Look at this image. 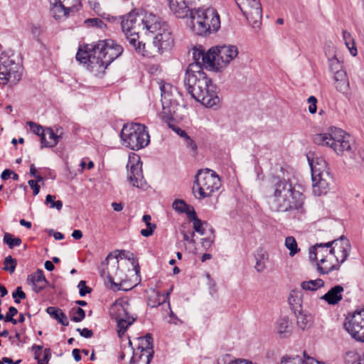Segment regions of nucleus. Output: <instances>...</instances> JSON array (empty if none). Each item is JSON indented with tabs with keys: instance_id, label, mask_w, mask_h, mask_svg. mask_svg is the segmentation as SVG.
Wrapping results in <instances>:
<instances>
[{
	"instance_id": "1",
	"label": "nucleus",
	"mask_w": 364,
	"mask_h": 364,
	"mask_svg": "<svg viewBox=\"0 0 364 364\" xmlns=\"http://www.w3.org/2000/svg\"><path fill=\"white\" fill-rule=\"evenodd\" d=\"M351 247L343 235L331 242L316 243L309 250V259L316 261L317 270L321 274L339 269L348 258Z\"/></svg>"
},
{
	"instance_id": "2",
	"label": "nucleus",
	"mask_w": 364,
	"mask_h": 364,
	"mask_svg": "<svg viewBox=\"0 0 364 364\" xmlns=\"http://www.w3.org/2000/svg\"><path fill=\"white\" fill-rule=\"evenodd\" d=\"M184 85L191 97L206 107L219 105L220 98L217 95L216 87L198 63L189 64L184 77Z\"/></svg>"
},
{
	"instance_id": "3",
	"label": "nucleus",
	"mask_w": 364,
	"mask_h": 364,
	"mask_svg": "<svg viewBox=\"0 0 364 364\" xmlns=\"http://www.w3.org/2000/svg\"><path fill=\"white\" fill-rule=\"evenodd\" d=\"M159 18L152 14L140 12H131L128 14L122 21V30L126 36L129 43L139 52L142 51L143 55L149 56L146 50V44H141L139 42V33L141 30L154 33L156 32L159 26L158 23Z\"/></svg>"
},
{
	"instance_id": "4",
	"label": "nucleus",
	"mask_w": 364,
	"mask_h": 364,
	"mask_svg": "<svg viewBox=\"0 0 364 364\" xmlns=\"http://www.w3.org/2000/svg\"><path fill=\"white\" fill-rule=\"evenodd\" d=\"M314 141L321 146H327L334 150L338 155H346L359 162L355 151V143L351 136L345 131L335 128L331 134H318L314 136Z\"/></svg>"
},
{
	"instance_id": "5",
	"label": "nucleus",
	"mask_w": 364,
	"mask_h": 364,
	"mask_svg": "<svg viewBox=\"0 0 364 364\" xmlns=\"http://www.w3.org/2000/svg\"><path fill=\"white\" fill-rule=\"evenodd\" d=\"M191 27L197 35H205L217 31L220 27V16L212 8H199L190 15Z\"/></svg>"
},
{
	"instance_id": "6",
	"label": "nucleus",
	"mask_w": 364,
	"mask_h": 364,
	"mask_svg": "<svg viewBox=\"0 0 364 364\" xmlns=\"http://www.w3.org/2000/svg\"><path fill=\"white\" fill-rule=\"evenodd\" d=\"M292 186L289 180L272 178L271 184L267 188L269 205L272 211H284L291 207V203L287 200V197L289 196Z\"/></svg>"
},
{
	"instance_id": "7",
	"label": "nucleus",
	"mask_w": 364,
	"mask_h": 364,
	"mask_svg": "<svg viewBox=\"0 0 364 364\" xmlns=\"http://www.w3.org/2000/svg\"><path fill=\"white\" fill-rule=\"evenodd\" d=\"M220 186V178L214 171L200 169L195 176L193 192L196 198L203 199L210 197Z\"/></svg>"
},
{
	"instance_id": "8",
	"label": "nucleus",
	"mask_w": 364,
	"mask_h": 364,
	"mask_svg": "<svg viewBox=\"0 0 364 364\" xmlns=\"http://www.w3.org/2000/svg\"><path fill=\"white\" fill-rule=\"evenodd\" d=\"M122 144L132 150H139L150 141L146 127L139 123L126 124L120 133Z\"/></svg>"
},
{
	"instance_id": "9",
	"label": "nucleus",
	"mask_w": 364,
	"mask_h": 364,
	"mask_svg": "<svg viewBox=\"0 0 364 364\" xmlns=\"http://www.w3.org/2000/svg\"><path fill=\"white\" fill-rule=\"evenodd\" d=\"M22 67L18 55L2 53L0 56V84H16L21 79Z\"/></svg>"
},
{
	"instance_id": "10",
	"label": "nucleus",
	"mask_w": 364,
	"mask_h": 364,
	"mask_svg": "<svg viewBox=\"0 0 364 364\" xmlns=\"http://www.w3.org/2000/svg\"><path fill=\"white\" fill-rule=\"evenodd\" d=\"M129 307L127 301L120 299L116 301L110 308V315L117 323V333L120 338L136 320V317L129 314Z\"/></svg>"
},
{
	"instance_id": "11",
	"label": "nucleus",
	"mask_w": 364,
	"mask_h": 364,
	"mask_svg": "<svg viewBox=\"0 0 364 364\" xmlns=\"http://www.w3.org/2000/svg\"><path fill=\"white\" fill-rule=\"evenodd\" d=\"M85 50L79 48L76 59L81 63L87 65L91 72L100 73L107 68L101 53H97V44L85 46Z\"/></svg>"
},
{
	"instance_id": "12",
	"label": "nucleus",
	"mask_w": 364,
	"mask_h": 364,
	"mask_svg": "<svg viewBox=\"0 0 364 364\" xmlns=\"http://www.w3.org/2000/svg\"><path fill=\"white\" fill-rule=\"evenodd\" d=\"M137 347L133 350L132 364H149L153 357V338L150 334L139 337Z\"/></svg>"
},
{
	"instance_id": "13",
	"label": "nucleus",
	"mask_w": 364,
	"mask_h": 364,
	"mask_svg": "<svg viewBox=\"0 0 364 364\" xmlns=\"http://www.w3.org/2000/svg\"><path fill=\"white\" fill-rule=\"evenodd\" d=\"M238 7L255 28H258L262 17L259 0H235Z\"/></svg>"
},
{
	"instance_id": "14",
	"label": "nucleus",
	"mask_w": 364,
	"mask_h": 364,
	"mask_svg": "<svg viewBox=\"0 0 364 364\" xmlns=\"http://www.w3.org/2000/svg\"><path fill=\"white\" fill-rule=\"evenodd\" d=\"M344 327L353 338L364 342V310L356 311L346 317Z\"/></svg>"
},
{
	"instance_id": "15",
	"label": "nucleus",
	"mask_w": 364,
	"mask_h": 364,
	"mask_svg": "<svg viewBox=\"0 0 364 364\" xmlns=\"http://www.w3.org/2000/svg\"><path fill=\"white\" fill-rule=\"evenodd\" d=\"M127 180L135 187H141L144 183L142 162L138 154L132 153L129 155L127 164Z\"/></svg>"
},
{
	"instance_id": "16",
	"label": "nucleus",
	"mask_w": 364,
	"mask_h": 364,
	"mask_svg": "<svg viewBox=\"0 0 364 364\" xmlns=\"http://www.w3.org/2000/svg\"><path fill=\"white\" fill-rule=\"evenodd\" d=\"M176 92V89L172 85L161 81V103L163 114H176L178 107L173 97Z\"/></svg>"
},
{
	"instance_id": "17",
	"label": "nucleus",
	"mask_w": 364,
	"mask_h": 364,
	"mask_svg": "<svg viewBox=\"0 0 364 364\" xmlns=\"http://www.w3.org/2000/svg\"><path fill=\"white\" fill-rule=\"evenodd\" d=\"M97 53H101L105 65H110L123 53V48L113 40L100 41L97 43Z\"/></svg>"
},
{
	"instance_id": "18",
	"label": "nucleus",
	"mask_w": 364,
	"mask_h": 364,
	"mask_svg": "<svg viewBox=\"0 0 364 364\" xmlns=\"http://www.w3.org/2000/svg\"><path fill=\"white\" fill-rule=\"evenodd\" d=\"M322 164L321 168H316L314 165L313 162H309L311 173H312V191L315 196H320L326 194L329 191V183L327 181L323 178V173L321 171V168H325L326 165L323 160H321Z\"/></svg>"
},
{
	"instance_id": "19",
	"label": "nucleus",
	"mask_w": 364,
	"mask_h": 364,
	"mask_svg": "<svg viewBox=\"0 0 364 364\" xmlns=\"http://www.w3.org/2000/svg\"><path fill=\"white\" fill-rule=\"evenodd\" d=\"M118 255L114 257L110 253L107 255L106 258L107 262V267L103 269L101 272V275L103 277H106L108 279V282L115 286H119L120 284L114 282V275L117 274V272L119 267V261L118 257L123 258L126 257V251L125 250H119L117 251Z\"/></svg>"
},
{
	"instance_id": "20",
	"label": "nucleus",
	"mask_w": 364,
	"mask_h": 364,
	"mask_svg": "<svg viewBox=\"0 0 364 364\" xmlns=\"http://www.w3.org/2000/svg\"><path fill=\"white\" fill-rule=\"evenodd\" d=\"M199 0H167L170 10L178 18L188 17Z\"/></svg>"
},
{
	"instance_id": "21",
	"label": "nucleus",
	"mask_w": 364,
	"mask_h": 364,
	"mask_svg": "<svg viewBox=\"0 0 364 364\" xmlns=\"http://www.w3.org/2000/svg\"><path fill=\"white\" fill-rule=\"evenodd\" d=\"M216 50L218 68L221 70L238 55V49L235 46L223 45L216 46Z\"/></svg>"
},
{
	"instance_id": "22",
	"label": "nucleus",
	"mask_w": 364,
	"mask_h": 364,
	"mask_svg": "<svg viewBox=\"0 0 364 364\" xmlns=\"http://www.w3.org/2000/svg\"><path fill=\"white\" fill-rule=\"evenodd\" d=\"M216 51V47H213L210 48L207 53H204L199 50H195L193 55L195 58H196V54H198V56L201 57V64L218 71H220L221 69H218V54Z\"/></svg>"
},
{
	"instance_id": "23",
	"label": "nucleus",
	"mask_w": 364,
	"mask_h": 364,
	"mask_svg": "<svg viewBox=\"0 0 364 364\" xmlns=\"http://www.w3.org/2000/svg\"><path fill=\"white\" fill-rule=\"evenodd\" d=\"M174 46L172 30L166 22H161V53L170 51Z\"/></svg>"
},
{
	"instance_id": "24",
	"label": "nucleus",
	"mask_w": 364,
	"mask_h": 364,
	"mask_svg": "<svg viewBox=\"0 0 364 364\" xmlns=\"http://www.w3.org/2000/svg\"><path fill=\"white\" fill-rule=\"evenodd\" d=\"M27 282L32 286L33 290L38 293L46 288L48 280L44 276L43 270L37 269L36 272L28 276Z\"/></svg>"
},
{
	"instance_id": "25",
	"label": "nucleus",
	"mask_w": 364,
	"mask_h": 364,
	"mask_svg": "<svg viewBox=\"0 0 364 364\" xmlns=\"http://www.w3.org/2000/svg\"><path fill=\"white\" fill-rule=\"evenodd\" d=\"M344 289L341 285L331 287L321 299L329 305H336L343 299Z\"/></svg>"
},
{
	"instance_id": "26",
	"label": "nucleus",
	"mask_w": 364,
	"mask_h": 364,
	"mask_svg": "<svg viewBox=\"0 0 364 364\" xmlns=\"http://www.w3.org/2000/svg\"><path fill=\"white\" fill-rule=\"evenodd\" d=\"M305 196L302 193L295 190L294 187L292 186L290 190L289 196L287 197V200L291 203L290 208L284 210L283 212H289L302 208L304 203Z\"/></svg>"
},
{
	"instance_id": "27",
	"label": "nucleus",
	"mask_w": 364,
	"mask_h": 364,
	"mask_svg": "<svg viewBox=\"0 0 364 364\" xmlns=\"http://www.w3.org/2000/svg\"><path fill=\"white\" fill-rule=\"evenodd\" d=\"M293 324L287 316L279 318L276 322V331L281 338L289 337L292 332Z\"/></svg>"
},
{
	"instance_id": "28",
	"label": "nucleus",
	"mask_w": 364,
	"mask_h": 364,
	"mask_svg": "<svg viewBox=\"0 0 364 364\" xmlns=\"http://www.w3.org/2000/svg\"><path fill=\"white\" fill-rule=\"evenodd\" d=\"M60 134L59 135L55 133L50 127L46 128L41 139L42 147H55L58 143Z\"/></svg>"
},
{
	"instance_id": "29",
	"label": "nucleus",
	"mask_w": 364,
	"mask_h": 364,
	"mask_svg": "<svg viewBox=\"0 0 364 364\" xmlns=\"http://www.w3.org/2000/svg\"><path fill=\"white\" fill-rule=\"evenodd\" d=\"M294 313L296 317L297 325L300 328L305 330L312 326L314 317L311 314L304 311L302 309H295Z\"/></svg>"
},
{
	"instance_id": "30",
	"label": "nucleus",
	"mask_w": 364,
	"mask_h": 364,
	"mask_svg": "<svg viewBox=\"0 0 364 364\" xmlns=\"http://www.w3.org/2000/svg\"><path fill=\"white\" fill-rule=\"evenodd\" d=\"M256 260L255 268L257 272H262L266 269V263L269 259L267 252L262 248H259L255 254Z\"/></svg>"
},
{
	"instance_id": "31",
	"label": "nucleus",
	"mask_w": 364,
	"mask_h": 364,
	"mask_svg": "<svg viewBox=\"0 0 364 364\" xmlns=\"http://www.w3.org/2000/svg\"><path fill=\"white\" fill-rule=\"evenodd\" d=\"M50 2V14L54 18L58 20L68 16L69 11L60 1L54 0V2Z\"/></svg>"
},
{
	"instance_id": "32",
	"label": "nucleus",
	"mask_w": 364,
	"mask_h": 364,
	"mask_svg": "<svg viewBox=\"0 0 364 364\" xmlns=\"http://www.w3.org/2000/svg\"><path fill=\"white\" fill-rule=\"evenodd\" d=\"M46 311L51 317L57 320L62 325L65 326L69 325L68 318L61 309L53 306H49L47 308Z\"/></svg>"
},
{
	"instance_id": "33",
	"label": "nucleus",
	"mask_w": 364,
	"mask_h": 364,
	"mask_svg": "<svg viewBox=\"0 0 364 364\" xmlns=\"http://www.w3.org/2000/svg\"><path fill=\"white\" fill-rule=\"evenodd\" d=\"M333 78L336 90L342 93L346 92L349 87L346 73H340V74L338 73V75H334Z\"/></svg>"
},
{
	"instance_id": "34",
	"label": "nucleus",
	"mask_w": 364,
	"mask_h": 364,
	"mask_svg": "<svg viewBox=\"0 0 364 364\" xmlns=\"http://www.w3.org/2000/svg\"><path fill=\"white\" fill-rule=\"evenodd\" d=\"M328 65L330 71L334 75H338L340 73H346L343 69V63L335 55H333L332 57L328 56Z\"/></svg>"
},
{
	"instance_id": "35",
	"label": "nucleus",
	"mask_w": 364,
	"mask_h": 364,
	"mask_svg": "<svg viewBox=\"0 0 364 364\" xmlns=\"http://www.w3.org/2000/svg\"><path fill=\"white\" fill-rule=\"evenodd\" d=\"M151 217L150 215H144L142 217V221L145 223L146 228L141 229L140 231L143 237H148L153 235L156 228V225L151 223Z\"/></svg>"
},
{
	"instance_id": "36",
	"label": "nucleus",
	"mask_w": 364,
	"mask_h": 364,
	"mask_svg": "<svg viewBox=\"0 0 364 364\" xmlns=\"http://www.w3.org/2000/svg\"><path fill=\"white\" fill-rule=\"evenodd\" d=\"M173 208L180 213H186L189 219L192 217V212L195 211L193 207L186 204L183 200H176L173 203Z\"/></svg>"
},
{
	"instance_id": "37",
	"label": "nucleus",
	"mask_w": 364,
	"mask_h": 364,
	"mask_svg": "<svg viewBox=\"0 0 364 364\" xmlns=\"http://www.w3.org/2000/svg\"><path fill=\"white\" fill-rule=\"evenodd\" d=\"M147 305L151 308H156L159 306V291L155 289H149L146 291Z\"/></svg>"
},
{
	"instance_id": "38",
	"label": "nucleus",
	"mask_w": 364,
	"mask_h": 364,
	"mask_svg": "<svg viewBox=\"0 0 364 364\" xmlns=\"http://www.w3.org/2000/svg\"><path fill=\"white\" fill-rule=\"evenodd\" d=\"M323 286L324 282L321 279L304 281L301 284V289L305 291H316Z\"/></svg>"
},
{
	"instance_id": "39",
	"label": "nucleus",
	"mask_w": 364,
	"mask_h": 364,
	"mask_svg": "<svg viewBox=\"0 0 364 364\" xmlns=\"http://www.w3.org/2000/svg\"><path fill=\"white\" fill-rule=\"evenodd\" d=\"M289 304L295 309H301L302 293L299 291H292L289 296Z\"/></svg>"
},
{
	"instance_id": "40",
	"label": "nucleus",
	"mask_w": 364,
	"mask_h": 364,
	"mask_svg": "<svg viewBox=\"0 0 364 364\" xmlns=\"http://www.w3.org/2000/svg\"><path fill=\"white\" fill-rule=\"evenodd\" d=\"M189 220L193 221V229L196 232L199 233L200 235L205 234L204 226L206 227L208 225V223L207 222H203L201 220H200L197 217L196 211L192 212V217Z\"/></svg>"
},
{
	"instance_id": "41",
	"label": "nucleus",
	"mask_w": 364,
	"mask_h": 364,
	"mask_svg": "<svg viewBox=\"0 0 364 364\" xmlns=\"http://www.w3.org/2000/svg\"><path fill=\"white\" fill-rule=\"evenodd\" d=\"M304 359L299 355H284L277 364H304Z\"/></svg>"
},
{
	"instance_id": "42",
	"label": "nucleus",
	"mask_w": 364,
	"mask_h": 364,
	"mask_svg": "<svg viewBox=\"0 0 364 364\" xmlns=\"http://www.w3.org/2000/svg\"><path fill=\"white\" fill-rule=\"evenodd\" d=\"M4 242L6 243L10 249L14 247L20 246L22 241L19 237H14L11 233L6 232L4 236Z\"/></svg>"
},
{
	"instance_id": "43",
	"label": "nucleus",
	"mask_w": 364,
	"mask_h": 364,
	"mask_svg": "<svg viewBox=\"0 0 364 364\" xmlns=\"http://www.w3.org/2000/svg\"><path fill=\"white\" fill-rule=\"evenodd\" d=\"M346 364H362L360 354L355 351H349L345 355Z\"/></svg>"
},
{
	"instance_id": "44",
	"label": "nucleus",
	"mask_w": 364,
	"mask_h": 364,
	"mask_svg": "<svg viewBox=\"0 0 364 364\" xmlns=\"http://www.w3.org/2000/svg\"><path fill=\"white\" fill-rule=\"evenodd\" d=\"M285 246L289 250V255L291 257L295 255L299 251L297 242L295 238L292 236L286 237Z\"/></svg>"
},
{
	"instance_id": "45",
	"label": "nucleus",
	"mask_w": 364,
	"mask_h": 364,
	"mask_svg": "<svg viewBox=\"0 0 364 364\" xmlns=\"http://www.w3.org/2000/svg\"><path fill=\"white\" fill-rule=\"evenodd\" d=\"M4 269L5 271H8L10 274H12L16 269L17 261L16 259L13 258L11 255L6 257L4 259Z\"/></svg>"
},
{
	"instance_id": "46",
	"label": "nucleus",
	"mask_w": 364,
	"mask_h": 364,
	"mask_svg": "<svg viewBox=\"0 0 364 364\" xmlns=\"http://www.w3.org/2000/svg\"><path fill=\"white\" fill-rule=\"evenodd\" d=\"M174 115L175 114H166L163 113L161 114V117H162L164 122L173 132L178 126L175 121Z\"/></svg>"
},
{
	"instance_id": "47",
	"label": "nucleus",
	"mask_w": 364,
	"mask_h": 364,
	"mask_svg": "<svg viewBox=\"0 0 364 364\" xmlns=\"http://www.w3.org/2000/svg\"><path fill=\"white\" fill-rule=\"evenodd\" d=\"M85 23L90 27H97L103 28L106 26L105 23L100 18H87L85 21Z\"/></svg>"
},
{
	"instance_id": "48",
	"label": "nucleus",
	"mask_w": 364,
	"mask_h": 364,
	"mask_svg": "<svg viewBox=\"0 0 364 364\" xmlns=\"http://www.w3.org/2000/svg\"><path fill=\"white\" fill-rule=\"evenodd\" d=\"M55 198V196H53L51 195H47L46 198L45 203L46 204L50 203V208H56L57 210H60L63 208V203L61 200H57L54 201L53 199Z\"/></svg>"
},
{
	"instance_id": "49",
	"label": "nucleus",
	"mask_w": 364,
	"mask_h": 364,
	"mask_svg": "<svg viewBox=\"0 0 364 364\" xmlns=\"http://www.w3.org/2000/svg\"><path fill=\"white\" fill-rule=\"evenodd\" d=\"M73 311L74 313L73 316L71 318L73 321L80 322L85 318V312L82 309L77 307L76 309H73Z\"/></svg>"
},
{
	"instance_id": "50",
	"label": "nucleus",
	"mask_w": 364,
	"mask_h": 364,
	"mask_svg": "<svg viewBox=\"0 0 364 364\" xmlns=\"http://www.w3.org/2000/svg\"><path fill=\"white\" fill-rule=\"evenodd\" d=\"M183 138L185 139L186 147L193 152V156H196L197 154L198 146L195 141L191 139L187 134L186 136H183Z\"/></svg>"
},
{
	"instance_id": "51",
	"label": "nucleus",
	"mask_w": 364,
	"mask_h": 364,
	"mask_svg": "<svg viewBox=\"0 0 364 364\" xmlns=\"http://www.w3.org/2000/svg\"><path fill=\"white\" fill-rule=\"evenodd\" d=\"M28 125L30 127V129L33 131V132L37 135H38L41 138L44 133V129L43 127L33 122H28Z\"/></svg>"
},
{
	"instance_id": "52",
	"label": "nucleus",
	"mask_w": 364,
	"mask_h": 364,
	"mask_svg": "<svg viewBox=\"0 0 364 364\" xmlns=\"http://www.w3.org/2000/svg\"><path fill=\"white\" fill-rule=\"evenodd\" d=\"M344 42H345L346 47L348 48L350 53L353 56H356L358 54V50H357V48L355 45L354 38H352L348 40H346V41H344Z\"/></svg>"
},
{
	"instance_id": "53",
	"label": "nucleus",
	"mask_w": 364,
	"mask_h": 364,
	"mask_svg": "<svg viewBox=\"0 0 364 364\" xmlns=\"http://www.w3.org/2000/svg\"><path fill=\"white\" fill-rule=\"evenodd\" d=\"M12 296L13 298L14 299L15 303L16 304L20 303V300L18 299H26V294L22 291L21 287L16 288V291L13 292Z\"/></svg>"
},
{
	"instance_id": "54",
	"label": "nucleus",
	"mask_w": 364,
	"mask_h": 364,
	"mask_svg": "<svg viewBox=\"0 0 364 364\" xmlns=\"http://www.w3.org/2000/svg\"><path fill=\"white\" fill-rule=\"evenodd\" d=\"M51 358V351L50 348H46L43 351V358L37 359L38 364H48L49 360Z\"/></svg>"
},
{
	"instance_id": "55",
	"label": "nucleus",
	"mask_w": 364,
	"mask_h": 364,
	"mask_svg": "<svg viewBox=\"0 0 364 364\" xmlns=\"http://www.w3.org/2000/svg\"><path fill=\"white\" fill-rule=\"evenodd\" d=\"M77 287L79 288V294L80 296H85L87 293L91 292V288L88 287L85 284V282L83 280H81L77 285Z\"/></svg>"
},
{
	"instance_id": "56",
	"label": "nucleus",
	"mask_w": 364,
	"mask_h": 364,
	"mask_svg": "<svg viewBox=\"0 0 364 364\" xmlns=\"http://www.w3.org/2000/svg\"><path fill=\"white\" fill-rule=\"evenodd\" d=\"M308 102L310 104L309 106V111L311 114H314L316 112V103H317V99L314 96H310L308 98Z\"/></svg>"
},
{
	"instance_id": "57",
	"label": "nucleus",
	"mask_w": 364,
	"mask_h": 364,
	"mask_svg": "<svg viewBox=\"0 0 364 364\" xmlns=\"http://www.w3.org/2000/svg\"><path fill=\"white\" fill-rule=\"evenodd\" d=\"M167 306H168V308L170 310V314H169L170 319H169L168 322L169 323H174L176 325L179 323H181L182 321L179 318H178V317L171 310V306H170V302L169 301H168Z\"/></svg>"
},
{
	"instance_id": "58",
	"label": "nucleus",
	"mask_w": 364,
	"mask_h": 364,
	"mask_svg": "<svg viewBox=\"0 0 364 364\" xmlns=\"http://www.w3.org/2000/svg\"><path fill=\"white\" fill-rule=\"evenodd\" d=\"M18 314V310L14 306H11L9 309L8 312L5 316V321H8L9 320H11L12 318Z\"/></svg>"
},
{
	"instance_id": "59",
	"label": "nucleus",
	"mask_w": 364,
	"mask_h": 364,
	"mask_svg": "<svg viewBox=\"0 0 364 364\" xmlns=\"http://www.w3.org/2000/svg\"><path fill=\"white\" fill-rule=\"evenodd\" d=\"M77 331H78L80 333L81 336L85 337L86 338H89L92 337L93 335V332L87 328H85L82 329L77 328Z\"/></svg>"
},
{
	"instance_id": "60",
	"label": "nucleus",
	"mask_w": 364,
	"mask_h": 364,
	"mask_svg": "<svg viewBox=\"0 0 364 364\" xmlns=\"http://www.w3.org/2000/svg\"><path fill=\"white\" fill-rule=\"evenodd\" d=\"M213 240H214V235H213L212 237H209L207 238H203L201 240L202 246L205 249H208L212 245Z\"/></svg>"
},
{
	"instance_id": "61",
	"label": "nucleus",
	"mask_w": 364,
	"mask_h": 364,
	"mask_svg": "<svg viewBox=\"0 0 364 364\" xmlns=\"http://www.w3.org/2000/svg\"><path fill=\"white\" fill-rule=\"evenodd\" d=\"M28 185L33 191V194L35 196L38 195L40 191V186L38 185L37 182L34 180H30L28 181Z\"/></svg>"
},
{
	"instance_id": "62",
	"label": "nucleus",
	"mask_w": 364,
	"mask_h": 364,
	"mask_svg": "<svg viewBox=\"0 0 364 364\" xmlns=\"http://www.w3.org/2000/svg\"><path fill=\"white\" fill-rule=\"evenodd\" d=\"M43 349V346H37V345H33L32 347H31V350L34 353V358L36 360L38 359V358L40 357L41 353V350Z\"/></svg>"
},
{
	"instance_id": "63",
	"label": "nucleus",
	"mask_w": 364,
	"mask_h": 364,
	"mask_svg": "<svg viewBox=\"0 0 364 364\" xmlns=\"http://www.w3.org/2000/svg\"><path fill=\"white\" fill-rule=\"evenodd\" d=\"M181 232L183 234V237L185 241H187L191 243L195 242V240L193 239V237L195 235L194 232H192L190 234H188V233L185 232L184 231H182Z\"/></svg>"
},
{
	"instance_id": "64",
	"label": "nucleus",
	"mask_w": 364,
	"mask_h": 364,
	"mask_svg": "<svg viewBox=\"0 0 364 364\" xmlns=\"http://www.w3.org/2000/svg\"><path fill=\"white\" fill-rule=\"evenodd\" d=\"M304 364H326V363H322V362H318L313 358L307 357L306 359H304Z\"/></svg>"
}]
</instances>
